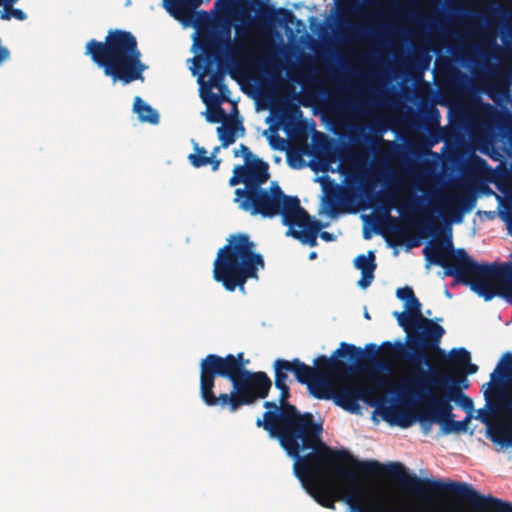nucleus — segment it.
<instances>
[{
    "label": "nucleus",
    "mask_w": 512,
    "mask_h": 512,
    "mask_svg": "<svg viewBox=\"0 0 512 512\" xmlns=\"http://www.w3.org/2000/svg\"><path fill=\"white\" fill-rule=\"evenodd\" d=\"M490 379L491 381L486 384L489 389L496 388L501 380L512 383V353L507 352L503 355L494 372L491 373ZM509 413L511 415L509 427H496L490 431L491 440L505 447L512 446V404L509 407Z\"/></svg>",
    "instance_id": "nucleus-14"
},
{
    "label": "nucleus",
    "mask_w": 512,
    "mask_h": 512,
    "mask_svg": "<svg viewBox=\"0 0 512 512\" xmlns=\"http://www.w3.org/2000/svg\"><path fill=\"white\" fill-rule=\"evenodd\" d=\"M218 150H219V147H216V148L214 149V152H213L212 156H214V155H215V153H217V152H218Z\"/></svg>",
    "instance_id": "nucleus-58"
},
{
    "label": "nucleus",
    "mask_w": 512,
    "mask_h": 512,
    "mask_svg": "<svg viewBox=\"0 0 512 512\" xmlns=\"http://www.w3.org/2000/svg\"><path fill=\"white\" fill-rule=\"evenodd\" d=\"M454 201L457 207L452 208V213L455 222L462 220V211H470L476 202L475 196L469 190H463L461 193L455 196Z\"/></svg>",
    "instance_id": "nucleus-26"
},
{
    "label": "nucleus",
    "mask_w": 512,
    "mask_h": 512,
    "mask_svg": "<svg viewBox=\"0 0 512 512\" xmlns=\"http://www.w3.org/2000/svg\"><path fill=\"white\" fill-rule=\"evenodd\" d=\"M274 368V384L280 390L279 403L281 405L290 404L288 398L290 397V388L287 385L288 373L295 375V368L291 361L286 359H276L273 363Z\"/></svg>",
    "instance_id": "nucleus-17"
},
{
    "label": "nucleus",
    "mask_w": 512,
    "mask_h": 512,
    "mask_svg": "<svg viewBox=\"0 0 512 512\" xmlns=\"http://www.w3.org/2000/svg\"><path fill=\"white\" fill-rule=\"evenodd\" d=\"M210 157H211V162H209V164H211V165H212V170H213V171L218 170L219 165H220V163H221V160H219V159H215V158H214V156H210Z\"/></svg>",
    "instance_id": "nucleus-47"
},
{
    "label": "nucleus",
    "mask_w": 512,
    "mask_h": 512,
    "mask_svg": "<svg viewBox=\"0 0 512 512\" xmlns=\"http://www.w3.org/2000/svg\"><path fill=\"white\" fill-rule=\"evenodd\" d=\"M240 183L244 184V187H246V180L241 170H239V165L235 166L233 169V175L229 179V185L230 186H236Z\"/></svg>",
    "instance_id": "nucleus-38"
},
{
    "label": "nucleus",
    "mask_w": 512,
    "mask_h": 512,
    "mask_svg": "<svg viewBox=\"0 0 512 512\" xmlns=\"http://www.w3.org/2000/svg\"><path fill=\"white\" fill-rule=\"evenodd\" d=\"M240 151H241V154L244 158V161L247 162L253 158H255L256 156L252 154V152L250 151V149L244 145V144H241L240 145Z\"/></svg>",
    "instance_id": "nucleus-41"
},
{
    "label": "nucleus",
    "mask_w": 512,
    "mask_h": 512,
    "mask_svg": "<svg viewBox=\"0 0 512 512\" xmlns=\"http://www.w3.org/2000/svg\"><path fill=\"white\" fill-rule=\"evenodd\" d=\"M374 390L372 387H361L356 384H346L335 391L334 403L350 413H357L360 409L359 400H366Z\"/></svg>",
    "instance_id": "nucleus-16"
},
{
    "label": "nucleus",
    "mask_w": 512,
    "mask_h": 512,
    "mask_svg": "<svg viewBox=\"0 0 512 512\" xmlns=\"http://www.w3.org/2000/svg\"><path fill=\"white\" fill-rule=\"evenodd\" d=\"M365 317H366L367 319H369V318H370V316H369V314H368L367 312L365 313Z\"/></svg>",
    "instance_id": "nucleus-60"
},
{
    "label": "nucleus",
    "mask_w": 512,
    "mask_h": 512,
    "mask_svg": "<svg viewBox=\"0 0 512 512\" xmlns=\"http://www.w3.org/2000/svg\"><path fill=\"white\" fill-rule=\"evenodd\" d=\"M199 367V387L214 385L218 377L227 379L248 371L242 352L237 355L227 354L224 357L217 354H208L201 359Z\"/></svg>",
    "instance_id": "nucleus-13"
},
{
    "label": "nucleus",
    "mask_w": 512,
    "mask_h": 512,
    "mask_svg": "<svg viewBox=\"0 0 512 512\" xmlns=\"http://www.w3.org/2000/svg\"><path fill=\"white\" fill-rule=\"evenodd\" d=\"M215 58L218 61V67L210 73L209 79L207 81V86L209 89L217 88L219 86L224 88L225 69L223 68V61L218 53L215 54Z\"/></svg>",
    "instance_id": "nucleus-30"
},
{
    "label": "nucleus",
    "mask_w": 512,
    "mask_h": 512,
    "mask_svg": "<svg viewBox=\"0 0 512 512\" xmlns=\"http://www.w3.org/2000/svg\"><path fill=\"white\" fill-rule=\"evenodd\" d=\"M460 77H461V79H463V80H467V76H466L465 74H461V75H460Z\"/></svg>",
    "instance_id": "nucleus-55"
},
{
    "label": "nucleus",
    "mask_w": 512,
    "mask_h": 512,
    "mask_svg": "<svg viewBox=\"0 0 512 512\" xmlns=\"http://www.w3.org/2000/svg\"><path fill=\"white\" fill-rule=\"evenodd\" d=\"M428 323L430 325L429 329L409 333V341L406 343L401 341L395 343L386 341L381 345V347L388 349L395 359L409 365L411 368L409 377L411 388H415V378L420 375V371L425 370L423 365L428 367L427 370L436 368L431 365L430 356H433L435 359L447 364L451 368L450 352L447 354L446 351L440 347L441 338L445 334L444 328L435 322Z\"/></svg>",
    "instance_id": "nucleus-7"
},
{
    "label": "nucleus",
    "mask_w": 512,
    "mask_h": 512,
    "mask_svg": "<svg viewBox=\"0 0 512 512\" xmlns=\"http://www.w3.org/2000/svg\"><path fill=\"white\" fill-rule=\"evenodd\" d=\"M263 406L267 411L263 418L256 420V426L277 439L287 455L294 459V474L315 501L334 510L336 491L331 477L354 484L356 474L344 464L356 472V463L362 461L346 450H334L324 444L322 424L315 422L312 413H301L293 404L281 405L274 401H266Z\"/></svg>",
    "instance_id": "nucleus-1"
},
{
    "label": "nucleus",
    "mask_w": 512,
    "mask_h": 512,
    "mask_svg": "<svg viewBox=\"0 0 512 512\" xmlns=\"http://www.w3.org/2000/svg\"><path fill=\"white\" fill-rule=\"evenodd\" d=\"M316 255H317L316 252H311L309 258L314 259V258H316Z\"/></svg>",
    "instance_id": "nucleus-53"
},
{
    "label": "nucleus",
    "mask_w": 512,
    "mask_h": 512,
    "mask_svg": "<svg viewBox=\"0 0 512 512\" xmlns=\"http://www.w3.org/2000/svg\"><path fill=\"white\" fill-rule=\"evenodd\" d=\"M484 397H485V399H486L487 401H490V399H491V393H490V390H489V389H487V390H485V391H484Z\"/></svg>",
    "instance_id": "nucleus-51"
},
{
    "label": "nucleus",
    "mask_w": 512,
    "mask_h": 512,
    "mask_svg": "<svg viewBox=\"0 0 512 512\" xmlns=\"http://www.w3.org/2000/svg\"><path fill=\"white\" fill-rule=\"evenodd\" d=\"M374 131L378 132V136L379 138L381 137L382 133H384L386 131V128L384 126H381V125H373L371 127Z\"/></svg>",
    "instance_id": "nucleus-48"
},
{
    "label": "nucleus",
    "mask_w": 512,
    "mask_h": 512,
    "mask_svg": "<svg viewBox=\"0 0 512 512\" xmlns=\"http://www.w3.org/2000/svg\"><path fill=\"white\" fill-rule=\"evenodd\" d=\"M472 162H473V164H475L476 166H478L480 168H483L487 165L486 161L483 158L478 157V156H475L472 159Z\"/></svg>",
    "instance_id": "nucleus-45"
},
{
    "label": "nucleus",
    "mask_w": 512,
    "mask_h": 512,
    "mask_svg": "<svg viewBox=\"0 0 512 512\" xmlns=\"http://www.w3.org/2000/svg\"><path fill=\"white\" fill-rule=\"evenodd\" d=\"M354 266L361 271V278L357 285L362 289H366L374 280V272L377 267L374 252L369 251L367 255H358L354 260Z\"/></svg>",
    "instance_id": "nucleus-19"
},
{
    "label": "nucleus",
    "mask_w": 512,
    "mask_h": 512,
    "mask_svg": "<svg viewBox=\"0 0 512 512\" xmlns=\"http://www.w3.org/2000/svg\"><path fill=\"white\" fill-rule=\"evenodd\" d=\"M396 296L400 300L405 301V303H407L409 300L415 297V293L411 287L405 286L397 289Z\"/></svg>",
    "instance_id": "nucleus-39"
},
{
    "label": "nucleus",
    "mask_w": 512,
    "mask_h": 512,
    "mask_svg": "<svg viewBox=\"0 0 512 512\" xmlns=\"http://www.w3.org/2000/svg\"><path fill=\"white\" fill-rule=\"evenodd\" d=\"M378 354L379 348L373 343H369L365 346V349H361L353 344L341 342L340 347L332 353L331 357L318 356L314 360V366H309L298 358L290 361L295 368V379L298 382H307L311 377H331V375L346 373L351 367L340 358H345L351 363L366 364L381 370H387V364L378 359Z\"/></svg>",
    "instance_id": "nucleus-8"
},
{
    "label": "nucleus",
    "mask_w": 512,
    "mask_h": 512,
    "mask_svg": "<svg viewBox=\"0 0 512 512\" xmlns=\"http://www.w3.org/2000/svg\"><path fill=\"white\" fill-rule=\"evenodd\" d=\"M479 418L483 423H489V416L486 412L479 411Z\"/></svg>",
    "instance_id": "nucleus-49"
},
{
    "label": "nucleus",
    "mask_w": 512,
    "mask_h": 512,
    "mask_svg": "<svg viewBox=\"0 0 512 512\" xmlns=\"http://www.w3.org/2000/svg\"><path fill=\"white\" fill-rule=\"evenodd\" d=\"M227 380L232 384L230 392H220L217 395L214 391L216 383L199 387L200 398L206 406L219 407L234 413L243 406L266 398L272 386L271 379L262 371H244Z\"/></svg>",
    "instance_id": "nucleus-9"
},
{
    "label": "nucleus",
    "mask_w": 512,
    "mask_h": 512,
    "mask_svg": "<svg viewBox=\"0 0 512 512\" xmlns=\"http://www.w3.org/2000/svg\"><path fill=\"white\" fill-rule=\"evenodd\" d=\"M271 145L273 146V148H277V146L273 144V141H271Z\"/></svg>",
    "instance_id": "nucleus-62"
},
{
    "label": "nucleus",
    "mask_w": 512,
    "mask_h": 512,
    "mask_svg": "<svg viewBox=\"0 0 512 512\" xmlns=\"http://www.w3.org/2000/svg\"><path fill=\"white\" fill-rule=\"evenodd\" d=\"M218 150H219V147H216V148L214 149V152H213L212 156H214V155H215V153H217V152H218Z\"/></svg>",
    "instance_id": "nucleus-57"
},
{
    "label": "nucleus",
    "mask_w": 512,
    "mask_h": 512,
    "mask_svg": "<svg viewBox=\"0 0 512 512\" xmlns=\"http://www.w3.org/2000/svg\"><path fill=\"white\" fill-rule=\"evenodd\" d=\"M203 101L208 106V110L206 111V120L209 123H218L222 122L225 117V110L221 107V104H212V100L205 97L204 92H202Z\"/></svg>",
    "instance_id": "nucleus-28"
},
{
    "label": "nucleus",
    "mask_w": 512,
    "mask_h": 512,
    "mask_svg": "<svg viewBox=\"0 0 512 512\" xmlns=\"http://www.w3.org/2000/svg\"><path fill=\"white\" fill-rule=\"evenodd\" d=\"M393 315L396 317L398 324L407 332V342L409 341V333H414L416 330V320L406 312L395 311Z\"/></svg>",
    "instance_id": "nucleus-31"
},
{
    "label": "nucleus",
    "mask_w": 512,
    "mask_h": 512,
    "mask_svg": "<svg viewBox=\"0 0 512 512\" xmlns=\"http://www.w3.org/2000/svg\"><path fill=\"white\" fill-rule=\"evenodd\" d=\"M264 268V257L256 251V243L246 233H234L217 252L213 278L229 292L236 288L244 292L246 282L258 279L259 270Z\"/></svg>",
    "instance_id": "nucleus-5"
},
{
    "label": "nucleus",
    "mask_w": 512,
    "mask_h": 512,
    "mask_svg": "<svg viewBox=\"0 0 512 512\" xmlns=\"http://www.w3.org/2000/svg\"><path fill=\"white\" fill-rule=\"evenodd\" d=\"M318 235L320 236L321 239H323L326 242L335 240V236L332 233H329L327 231L319 232Z\"/></svg>",
    "instance_id": "nucleus-43"
},
{
    "label": "nucleus",
    "mask_w": 512,
    "mask_h": 512,
    "mask_svg": "<svg viewBox=\"0 0 512 512\" xmlns=\"http://www.w3.org/2000/svg\"><path fill=\"white\" fill-rule=\"evenodd\" d=\"M456 401L459 402L460 405L462 406V408L467 411H471L473 409L472 399L470 397L464 395L463 393H461V395H459V398Z\"/></svg>",
    "instance_id": "nucleus-40"
},
{
    "label": "nucleus",
    "mask_w": 512,
    "mask_h": 512,
    "mask_svg": "<svg viewBox=\"0 0 512 512\" xmlns=\"http://www.w3.org/2000/svg\"><path fill=\"white\" fill-rule=\"evenodd\" d=\"M6 4L11 5L12 3L16 2L17 0H5Z\"/></svg>",
    "instance_id": "nucleus-54"
},
{
    "label": "nucleus",
    "mask_w": 512,
    "mask_h": 512,
    "mask_svg": "<svg viewBox=\"0 0 512 512\" xmlns=\"http://www.w3.org/2000/svg\"><path fill=\"white\" fill-rule=\"evenodd\" d=\"M423 255L427 268L430 265L442 267L444 275L453 277L456 283L469 286L485 301L492 300L506 282L512 279L510 264L478 263L466 250L454 249L451 235L426 245Z\"/></svg>",
    "instance_id": "nucleus-3"
},
{
    "label": "nucleus",
    "mask_w": 512,
    "mask_h": 512,
    "mask_svg": "<svg viewBox=\"0 0 512 512\" xmlns=\"http://www.w3.org/2000/svg\"><path fill=\"white\" fill-rule=\"evenodd\" d=\"M451 369L455 372H461L462 374L472 375L478 371V366L471 363L470 352L461 347L453 348L450 351Z\"/></svg>",
    "instance_id": "nucleus-21"
},
{
    "label": "nucleus",
    "mask_w": 512,
    "mask_h": 512,
    "mask_svg": "<svg viewBox=\"0 0 512 512\" xmlns=\"http://www.w3.org/2000/svg\"><path fill=\"white\" fill-rule=\"evenodd\" d=\"M190 163L196 167H203L211 162V157L207 156V150L204 147H199L195 144V153L188 156Z\"/></svg>",
    "instance_id": "nucleus-32"
},
{
    "label": "nucleus",
    "mask_w": 512,
    "mask_h": 512,
    "mask_svg": "<svg viewBox=\"0 0 512 512\" xmlns=\"http://www.w3.org/2000/svg\"><path fill=\"white\" fill-rule=\"evenodd\" d=\"M419 374L415 378V388L421 393L445 392L458 400L462 391L469 387L467 376L461 372L451 374L441 368H430Z\"/></svg>",
    "instance_id": "nucleus-11"
},
{
    "label": "nucleus",
    "mask_w": 512,
    "mask_h": 512,
    "mask_svg": "<svg viewBox=\"0 0 512 512\" xmlns=\"http://www.w3.org/2000/svg\"><path fill=\"white\" fill-rule=\"evenodd\" d=\"M307 385L309 392L317 399L332 400L336 391V384L328 376L311 377L307 382H299Z\"/></svg>",
    "instance_id": "nucleus-18"
},
{
    "label": "nucleus",
    "mask_w": 512,
    "mask_h": 512,
    "mask_svg": "<svg viewBox=\"0 0 512 512\" xmlns=\"http://www.w3.org/2000/svg\"><path fill=\"white\" fill-rule=\"evenodd\" d=\"M217 89L219 90V93H213L210 91L207 95H205V97H208V99L212 100V104H222L223 102H229L230 91L226 84L224 83V88L219 86Z\"/></svg>",
    "instance_id": "nucleus-34"
},
{
    "label": "nucleus",
    "mask_w": 512,
    "mask_h": 512,
    "mask_svg": "<svg viewBox=\"0 0 512 512\" xmlns=\"http://www.w3.org/2000/svg\"><path fill=\"white\" fill-rule=\"evenodd\" d=\"M416 201H420V199H419V198H417V199H415V201H413V202H411V203H407V204H406V206L403 208L402 212H404V211H405V209H408V210H410V211H413V210L415 209V205H414V203H415Z\"/></svg>",
    "instance_id": "nucleus-50"
},
{
    "label": "nucleus",
    "mask_w": 512,
    "mask_h": 512,
    "mask_svg": "<svg viewBox=\"0 0 512 512\" xmlns=\"http://www.w3.org/2000/svg\"><path fill=\"white\" fill-rule=\"evenodd\" d=\"M209 20V15L205 11H200L197 13V21L198 22H205Z\"/></svg>",
    "instance_id": "nucleus-46"
},
{
    "label": "nucleus",
    "mask_w": 512,
    "mask_h": 512,
    "mask_svg": "<svg viewBox=\"0 0 512 512\" xmlns=\"http://www.w3.org/2000/svg\"><path fill=\"white\" fill-rule=\"evenodd\" d=\"M280 210L278 215H281L282 224L288 227L286 236L293 237L310 247L316 246L317 236L324 225L307 213L299 198H288Z\"/></svg>",
    "instance_id": "nucleus-10"
},
{
    "label": "nucleus",
    "mask_w": 512,
    "mask_h": 512,
    "mask_svg": "<svg viewBox=\"0 0 512 512\" xmlns=\"http://www.w3.org/2000/svg\"><path fill=\"white\" fill-rule=\"evenodd\" d=\"M421 303L419 299L415 296L407 303H405V309L410 314L414 320H416V330L415 331H425L430 328L428 322H434L431 319H428L423 316L421 311Z\"/></svg>",
    "instance_id": "nucleus-25"
},
{
    "label": "nucleus",
    "mask_w": 512,
    "mask_h": 512,
    "mask_svg": "<svg viewBox=\"0 0 512 512\" xmlns=\"http://www.w3.org/2000/svg\"><path fill=\"white\" fill-rule=\"evenodd\" d=\"M378 386H382V381L377 382Z\"/></svg>",
    "instance_id": "nucleus-61"
},
{
    "label": "nucleus",
    "mask_w": 512,
    "mask_h": 512,
    "mask_svg": "<svg viewBox=\"0 0 512 512\" xmlns=\"http://www.w3.org/2000/svg\"><path fill=\"white\" fill-rule=\"evenodd\" d=\"M165 9L179 21H186L192 16L201 0H163Z\"/></svg>",
    "instance_id": "nucleus-20"
},
{
    "label": "nucleus",
    "mask_w": 512,
    "mask_h": 512,
    "mask_svg": "<svg viewBox=\"0 0 512 512\" xmlns=\"http://www.w3.org/2000/svg\"><path fill=\"white\" fill-rule=\"evenodd\" d=\"M411 62L415 69L423 72L429 68L431 56L426 48L418 47L415 49Z\"/></svg>",
    "instance_id": "nucleus-29"
},
{
    "label": "nucleus",
    "mask_w": 512,
    "mask_h": 512,
    "mask_svg": "<svg viewBox=\"0 0 512 512\" xmlns=\"http://www.w3.org/2000/svg\"><path fill=\"white\" fill-rule=\"evenodd\" d=\"M133 110L137 113L141 122H147L150 124H157L159 122L158 112L139 96L134 99Z\"/></svg>",
    "instance_id": "nucleus-27"
},
{
    "label": "nucleus",
    "mask_w": 512,
    "mask_h": 512,
    "mask_svg": "<svg viewBox=\"0 0 512 512\" xmlns=\"http://www.w3.org/2000/svg\"><path fill=\"white\" fill-rule=\"evenodd\" d=\"M352 30L358 36H364L368 32L365 26H354Z\"/></svg>",
    "instance_id": "nucleus-44"
},
{
    "label": "nucleus",
    "mask_w": 512,
    "mask_h": 512,
    "mask_svg": "<svg viewBox=\"0 0 512 512\" xmlns=\"http://www.w3.org/2000/svg\"><path fill=\"white\" fill-rule=\"evenodd\" d=\"M349 470L356 474V482L352 484L346 480H342L349 488L348 493L344 496L341 494V490L335 485V501L343 500L346 502L351 512H401L399 508L386 501L378 492L366 488H359V479L357 476L359 473L355 472L352 468Z\"/></svg>",
    "instance_id": "nucleus-12"
},
{
    "label": "nucleus",
    "mask_w": 512,
    "mask_h": 512,
    "mask_svg": "<svg viewBox=\"0 0 512 512\" xmlns=\"http://www.w3.org/2000/svg\"><path fill=\"white\" fill-rule=\"evenodd\" d=\"M234 155H235V157H238V156H239V152L236 150V151L234 152Z\"/></svg>",
    "instance_id": "nucleus-59"
},
{
    "label": "nucleus",
    "mask_w": 512,
    "mask_h": 512,
    "mask_svg": "<svg viewBox=\"0 0 512 512\" xmlns=\"http://www.w3.org/2000/svg\"><path fill=\"white\" fill-rule=\"evenodd\" d=\"M441 140H442V135H441V133L439 131L432 132L430 134V137H429V140H428V144H429V146H434L435 144H437Z\"/></svg>",
    "instance_id": "nucleus-42"
},
{
    "label": "nucleus",
    "mask_w": 512,
    "mask_h": 512,
    "mask_svg": "<svg viewBox=\"0 0 512 512\" xmlns=\"http://www.w3.org/2000/svg\"><path fill=\"white\" fill-rule=\"evenodd\" d=\"M268 169V163L258 157L239 165V170L246 180V187L235 190L234 202L251 216L273 218L279 214L281 206L288 198L293 197L286 195L277 182H272L268 189L262 187L270 177Z\"/></svg>",
    "instance_id": "nucleus-6"
},
{
    "label": "nucleus",
    "mask_w": 512,
    "mask_h": 512,
    "mask_svg": "<svg viewBox=\"0 0 512 512\" xmlns=\"http://www.w3.org/2000/svg\"><path fill=\"white\" fill-rule=\"evenodd\" d=\"M385 199L388 201V204L384 207L385 208V211H384V214H385V217L387 219V222H388V227L389 229L391 230L392 233L394 234H398L401 232V227L398 223V219L395 218V217H392L389 212L392 208V205L390 203V200L391 198L389 196H386Z\"/></svg>",
    "instance_id": "nucleus-35"
},
{
    "label": "nucleus",
    "mask_w": 512,
    "mask_h": 512,
    "mask_svg": "<svg viewBox=\"0 0 512 512\" xmlns=\"http://www.w3.org/2000/svg\"><path fill=\"white\" fill-rule=\"evenodd\" d=\"M380 413L386 422L402 428L410 427L415 421V417L409 411L397 406H383Z\"/></svg>",
    "instance_id": "nucleus-22"
},
{
    "label": "nucleus",
    "mask_w": 512,
    "mask_h": 512,
    "mask_svg": "<svg viewBox=\"0 0 512 512\" xmlns=\"http://www.w3.org/2000/svg\"><path fill=\"white\" fill-rule=\"evenodd\" d=\"M11 17H14L17 20H25L27 15L23 10L13 8V7H11V5L6 4L5 12L1 15V18L2 19H10Z\"/></svg>",
    "instance_id": "nucleus-36"
},
{
    "label": "nucleus",
    "mask_w": 512,
    "mask_h": 512,
    "mask_svg": "<svg viewBox=\"0 0 512 512\" xmlns=\"http://www.w3.org/2000/svg\"><path fill=\"white\" fill-rule=\"evenodd\" d=\"M420 397H429V406L427 410L419 416L420 422H437L442 425V429L453 418L451 401H456L453 395L445 392L421 393L416 388H412Z\"/></svg>",
    "instance_id": "nucleus-15"
},
{
    "label": "nucleus",
    "mask_w": 512,
    "mask_h": 512,
    "mask_svg": "<svg viewBox=\"0 0 512 512\" xmlns=\"http://www.w3.org/2000/svg\"><path fill=\"white\" fill-rule=\"evenodd\" d=\"M290 165H291L293 168H296V167H297L296 165H293L291 162H290Z\"/></svg>",
    "instance_id": "nucleus-63"
},
{
    "label": "nucleus",
    "mask_w": 512,
    "mask_h": 512,
    "mask_svg": "<svg viewBox=\"0 0 512 512\" xmlns=\"http://www.w3.org/2000/svg\"><path fill=\"white\" fill-rule=\"evenodd\" d=\"M85 55L90 56L113 83L121 82L126 85L143 80L146 66L141 61L137 40L129 31L111 29L105 41L91 39L86 43Z\"/></svg>",
    "instance_id": "nucleus-4"
},
{
    "label": "nucleus",
    "mask_w": 512,
    "mask_h": 512,
    "mask_svg": "<svg viewBox=\"0 0 512 512\" xmlns=\"http://www.w3.org/2000/svg\"><path fill=\"white\" fill-rule=\"evenodd\" d=\"M506 294L512 298V286H507Z\"/></svg>",
    "instance_id": "nucleus-52"
},
{
    "label": "nucleus",
    "mask_w": 512,
    "mask_h": 512,
    "mask_svg": "<svg viewBox=\"0 0 512 512\" xmlns=\"http://www.w3.org/2000/svg\"><path fill=\"white\" fill-rule=\"evenodd\" d=\"M237 130L244 131V127L239 120L225 122L217 128V134L222 147L227 148L236 141Z\"/></svg>",
    "instance_id": "nucleus-24"
},
{
    "label": "nucleus",
    "mask_w": 512,
    "mask_h": 512,
    "mask_svg": "<svg viewBox=\"0 0 512 512\" xmlns=\"http://www.w3.org/2000/svg\"><path fill=\"white\" fill-rule=\"evenodd\" d=\"M470 420H471V417L469 415L466 416L465 419L462 421H455V420H453V418H451V420L448 423H446V425L444 426L443 432L445 434H449L452 432H456V433L465 432L468 428V424H469Z\"/></svg>",
    "instance_id": "nucleus-33"
},
{
    "label": "nucleus",
    "mask_w": 512,
    "mask_h": 512,
    "mask_svg": "<svg viewBox=\"0 0 512 512\" xmlns=\"http://www.w3.org/2000/svg\"><path fill=\"white\" fill-rule=\"evenodd\" d=\"M215 5H219V14L215 18L219 30L211 40L203 41L202 48L205 52L225 49V54L233 60L249 57L244 42L252 40L255 33L270 29L277 16L287 23L295 17L288 9L273 7L269 0H251V6L237 0H218Z\"/></svg>",
    "instance_id": "nucleus-2"
},
{
    "label": "nucleus",
    "mask_w": 512,
    "mask_h": 512,
    "mask_svg": "<svg viewBox=\"0 0 512 512\" xmlns=\"http://www.w3.org/2000/svg\"><path fill=\"white\" fill-rule=\"evenodd\" d=\"M1 5H4V6H5V5H6V1H5V0H0V6H1Z\"/></svg>",
    "instance_id": "nucleus-56"
},
{
    "label": "nucleus",
    "mask_w": 512,
    "mask_h": 512,
    "mask_svg": "<svg viewBox=\"0 0 512 512\" xmlns=\"http://www.w3.org/2000/svg\"><path fill=\"white\" fill-rule=\"evenodd\" d=\"M351 189H359L366 197L374 193L375 182L366 171H352L347 180Z\"/></svg>",
    "instance_id": "nucleus-23"
},
{
    "label": "nucleus",
    "mask_w": 512,
    "mask_h": 512,
    "mask_svg": "<svg viewBox=\"0 0 512 512\" xmlns=\"http://www.w3.org/2000/svg\"><path fill=\"white\" fill-rule=\"evenodd\" d=\"M414 224L423 232L431 234L434 232V220L432 218H422L414 222Z\"/></svg>",
    "instance_id": "nucleus-37"
}]
</instances>
